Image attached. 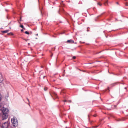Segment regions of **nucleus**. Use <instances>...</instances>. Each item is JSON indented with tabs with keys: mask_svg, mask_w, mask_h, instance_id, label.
Returning <instances> with one entry per match:
<instances>
[{
	"mask_svg": "<svg viewBox=\"0 0 128 128\" xmlns=\"http://www.w3.org/2000/svg\"><path fill=\"white\" fill-rule=\"evenodd\" d=\"M11 122L14 126H16L18 125L17 119L15 117H14L13 118L11 119Z\"/></svg>",
	"mask_w": 128,
	"mask_h": 128,
	"instance_id": "obj_1",
	"label": "nucleus"
},
{
	"mask_svg": "<svg viewBox=\"0 0 128 128\" xmlns=\"http://www.w3.org/2000/svg\"><path fill=\"white\" fill-rule=\"evenodd\" d=\"M8 112H2L1 114V117L2 120H5L7 119L8 117Z\"/></svg>",
	"mask_w": 128,
	"mask_h": 128,
	"instance_id": "obj_2",
	"label": "nucleus"
},
{
	"mask_svg": "<svg viewBox=\"0 0 128 128\" xmlns=\"http://www.w3.org/2000/svg\"><path fill=\"white\" fill-rule=\"evenodd\" d=\"M9 126V124L8 122L4 123L2 126V128H8Z\"/></svg>",
	"mask_w": 128,
	"mask_h": 128,
	"instance_id": "obj_3",
	"label": "nucleus"
},
{
	"mask_svg": "<svg viewBox=\"0 0 128 128\" xmlns=\"http://www.w3.org/2000/svg\"><path fill=\"white\" fill-rule=\"evenodd\" d=\"M50 94L52 97H53V96L56 98H58L57 94L55 92H53L52 93L50 92Z\"/></svg>",
	"mask_w": 128,
	"mask_h": 128,
	"instance_id": "obj_4",
	"label": "nucleus"
},
{
	"mask_svg": "<svg viewBox=\"0 0 128 128\" xmlns=\"http://www.w3.org/2000/svg\"><path fill=\"white\" fill-rule=\"evenodd\" d=\"M8 111H9V110L8 108H3L2 112H8Z\"/></svg>",
	"mask_w": 128,
	"mask_h": 128,
	"instance_id": "obj_5",
	"label": "nucleus"
},
{
	"mask_svg": "<svg viewBox=\"0 0 128 128\" xmlns=\"http://www.w3.org/2000/svg\"><path fill=\"white\" fill-rule=\"evenodd\" d=\"M3 81V78H2V75L0 74V83L2 82Z\"/></svg>",
	"mask_w": 128,
	"mask_h": 128,
	"instance_id": "obj_6",
	"label": "nucleus"
},
{
	"mask_svg": "<svg viewBox=\"0 0 128 128\" xmlns=\"http://www.w3.org/2000/svg\"><path fill=\"white\" fill-rule=\"evenodd\" d=\"M43 9V7L42 6H41V7H39V9L40 10L41 12V14H42V10Z\"/></svg>",
	"mask_w": 128,
	"mask_h": 128,
	"instance_id": "obj_7",
	"label": "nucleus"
},
{
	"mask_svg": "<svg viewBox=\"0 0 128 128\" xmlns=\"http://www.w3.org/2000/svg\"><path fill=\"white\" fill-rule=\"evenodd\" d=\"M67 42L69 43H73L74 42V41L71 40H67Z\"/></svg>",
	"mask_w": 128,
	"mask_h": 128,
	"instance_id": "obj_8",
	"label": "nucleus"
},
{
	"mask_svg": "<svg viewBox=\"0 0 128 128\" xmlns=\"http://www.w3.org/2000/svg\"><path fill=\"white\" fill-rule=\"evenodd\" d=\"M8 31H9V30H5L3 31H2V33H6L8 32Z\"/></svg>",
	"mask_w": 128,
	"mask_h": 128,
	"instance_id": "obj_9",
	"label": "nucleus"
},
{
	"mask_svg": "<svg viewBox=\"0 0 128 128\" xmlns=\"http://www.w3.org/2000/svg\"><path fill=\"white\" fill-rule=\"evenodd\" d=\"M118 83L117 82H115V83H114L112 84V86H114L118 84Z\"/></svg>",
	"mask_w": 128,
	"mask_h": 128,
	"instance_id": "obj_10",
	"label": "nucleus"
},
{
	"mask_svg": "<svg viewBox=\"0 0 128 128\" xmlns=\"http://www.w3.org/2000/svg\"><path fill=\"white\" fill-rule=\"evenodd\" d=\"M116 106L115 105L112 106V108H116Z\"/></svg>",
	"mask_w": 128,
	"mask_h": 128,
	"instance_id": "obj_11",
	"label": "nucleus"
},
{
	"mask_svg": "<svg viewBox=\"0 0 128 128\" xmlns=\"http://www.w3.org/2000/svg\"><path fill=\"white\" fill-rule=\"evenodd\" d=\"M108 1H106L104 3V4L105 5V6H106V4H108Z\"/></svg>",
	"mask_w": 128,
	"mask_h": 128,
	"instance_id": "obj_12",
	"label": "nucleus"
},
{
	"mask_svg": "<svg viewBox=\"0 0 128 128\" xmlns=\"http://www.w3.org/2000/svg\"><path fill=\"white\" fill-rule=\"evenodd\" d=\"M20 27H21V28H23L25 30V28H24V26L23 25H20Z\"/></svg>",
	"mask_w": 128,
	"mask_h": 128,
	"instance_id": "obj_13",
	"label": "nucleus"
},
{
	"mask_svg": "<svg viewBox=\"0 0 128 128\" xmlns=\"http://www.w3.org/2000/svg\"><path fill=\"white\" fill-rule=\"evenodd\" d=\"M2 99V96L0 94V101H1Z\"/></svg>",
	"mask_w": 128,
	"mask_h": 128,
	"instance_id": "obj_14",
	"label": "nucleus"
},
{
	"mask_svg": "<svg viewBox=\"0 0 128 128\" xmlns=\"http://www.w3.org/2000/svg\"><path fill=\"white\" fill-rule=\"evenodd\" d=\"M98 4L100 6H101L102 5V4L100 3V2H98Z\"/></svg>",
	"mask_w": 128,
	"mask_h": 128,
	"instance_id": "obj_15",
	"label": "nucleus"
},
{
	"mask_svg": "<svg viewBox=\"0 0 128 128\" xmlns=\"http://www.w3.org/2000/svg\"><path fill=\"white\" fill-rule=\"evenodd\" d=\"M8 35H9L10 34H11L12 35H13V34L12 33V32H10V33H8Z\"/></svg>",
	"mask_w": 128,
	"mask_h": 128,
	"instance_id": "obj_16",
	"label": "nucleus"
},
{
	"mask_svg": "<svg viewBox=\"0 0 128 128\" xmlns=\"http://www.w3.org/2000/svg\"><path fill=\"white\" fill-rule=\"evenodd\" d=\"M25 33L27 34H29V33L27 31H26L25 32Z\"/></svg>",
	"mask_w": 128,
	"mask_h": 128,
	"instance_id": "obj_17",
	"label": "nucleus"
},
{
	"mask_svg": "<svg viewBox=\"0 0 128 128\" xmlns=\"http://www.w3.org/2000/svg\"><path fill=\"white\" fill-rule=\"evenodd\" d=\"M47 89L48 88H47L45 87L44 88V90L45 91H46Z\"/></svg>",
	"mask_w": 128,
	"mask_h": 128,
	"instance_id": "obj_18",
	"label": "nucleus"
},
{
	"mask_svg": "<svg viewBox=\"0 0 128 128\" xmlns=\"http://www.w3.org/2000/svg\"><path fill=\"white\" fill-rule=\"evenodd\" d=\"M72 58L74 59H75L76 58V57L75 56H73L72 57Z\"/></svg>",
	"mask_w": 128,
	"mask_h": 128,
	"instance_id": "obj_19",
	"label": "nucleus"
},
{
	"mask_svg": "<svg viewBox=\"0 0 128 128\" xmlns=\"http://www.w3.org/2000/svg\"><path fill=\"white\" fill-rule=\"evenodd\" d=\"M94 117H96L97 116V115L96 114L94 115Z\"/></svg>",
	"mask_w": 128,
	"mask_h": 128,
	"instance_id": "obj_20",
	"label": "nucleus"
},
{
	"mask_svg": "<svg viewBox=\"0 0 128 128\" xmlns=\"http://www.w3.org/2000/svg\"><path fill=\"white\" fill-rule=\"evenodd\" d=\"M68 102H72L71 100H69L68 101Z\"/></svg>",
	"mask_w": 128,
	"mask_h": 128,
	"instance_id": "obj_21",
	"label": "nucleus"
},
{
	"mask_svg": "<svg viewBox=\"0 0 128 128\" xmlns=\"http://www.w3.org/2000/svg\"><path fill=\"white\" fill-rule=\"evenodd\" d=\"M98 126H94V128H96Z\"/></svg>",
	"mask_w": 128,
	"mask_h": 128,
	"instance_id": "obj_22",
	"label": "nucleus"
},
{
	"mask_svg": "<svg viewBox=\"0 0 128 128\" xmlns=\"http://www.w3.org/2000/svg\"><path fill=\"white\" fill-rule=\"evenodd\" d=\"M27 100H28V102H29V100L28 99V98H27Z\"/></svg>",
	"mask_w": 128,
	"mask_h": 128,
	"instance_id": "obj_23",
	"label": "nucleus"
},
{
	"mask_svg": "<svg viewBox=\"0 0 128 128\" xmlns=\"http://www.w3.org/2000/svg\"><path fill=\"white\" fill-rule=\"evenodd\" d=\"M21 32H23V29H22L21 30Z\"/></svg>",
	"mask_w": 128,
	"mask_h": 128,
	"instance_id": "obj_24",
	"label": "nucleus"
},
{
	"mask_svg": "<svg viewBox=\"0 0 128 128\" xmlns=\"http://www.w3.org/2000/svg\"><path fill=\"white\" fill-rule=\"evenodd\" d=\"M64 102H66V100H64Z\"/></svg>",
	"mask_w": 128,
	"mask_h": 128,
	"instance_id": "obj_25",
	"label": "nucleus"
},
{
	"mask_svg": "<svg viewBox=\"0 0 128 128\" xmlns=\"http://www.w3.org/2000/svg\"><path fill=\"white\" fill-rule=\"evenodd\" d=\"M116 3V4H118V2H117Z\"/></svg>",
	"mask_w": 128,
	"mask_h": 128,
	"instance_id": "obj_26",
	"label": "nucleus"
},
{
	"mask_svg": "<svg viewBox=\"0 0 128 128\" xmlns=\"http://www.w3.org/2000/svg\"><path fill=\"white\" fill-rule=\"evenodd\" d=\"M11 22H10V23H9V24H11Z\"/></svg>",
	"mask_w": 128,
	"mask_h": 128,
	"instance_id": "obj_27",
	"label": "nucleus"
},
{
	"mask_svg": "<svg viewBox=\"0 0 128 128\" xmlns=\"http://www.w3.org/2000/svg\"><path fill=\"white\" fill-rule=\"evenodd\" d=\"M36 35H38V34H36Z\"/></svg>",
	"mask_w": 128,
	"mask_h": 128,
	"instance_id": "obj_28",
	"label": "nucleus"
},
{
	"mask_svg": "<svg viewBox=\"0 0 128 128\" xmlns=\"http://www.w3.org/2000/svg\"><path fill=\"white\" fill-rule=\"evenodd\" d=\"M87 31L88 32V31H89V30H87Z\"/></svg>",
	"mask_w": 128,
	"mask_h": 128,
	"instance_id": "obj_29",
	"label": "nucleus"
},
{
	"mask_svg": "<svg viewBox=\"0 0 128 128\" xmlns=\"http://www.w3.org/2000/svg\"><path fill=\"white\" fill-rule=\"evenodd\" d=\"M126 6H128V5H127V4H126Z\"/></svg>",
	"mask_w": 128,
	"mask_h": 128,
	"instance_id": "obj_30",
	"label": "nucleus"
},
{
	"mask_svg": "<svg viewBox=\"0 0 128 128\" xmlns=\"http://www.w3.org/2000/svg\"><path fill=\"white\" fill-rule=\"evenodd\" d=\"M125 88V89H126V88Z\"/></svg>",
	"mask_w": 128,
	"mask_h": 128,
	"instance_id": "obj_31",
	"label": "nucleus"
},
{
	"mask_svg": "<svg viewBox=\"0 0 128 128\" xmlns=\"http://www.w3.org/2000/svg\"><path fill=\"white\" fill-rule=\"evenodd\" d=\"M10 28H11L10 27Z\"/></svg>",
	"mask_w": 128,
	"mask_h": 128,
	"instance_id": "obj_32",
	"label": "nucleus"
},
{
	"mask_svg": "<svg viewBox=\"0 0 128 128\" xmlns=\"http://www.w3.org/2000/svg\"><path fill=\"white\" fill-rule=\"evenodd\" d=\"M1 106V105H0V106Z\"/></svg>",
	"mask_w": 128,
	"mask_h": 128,
	"instance_id": "obj_33",
	"label": "nucleus"
}]
</instances>
